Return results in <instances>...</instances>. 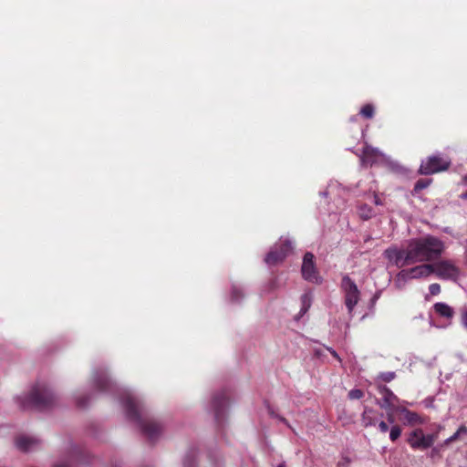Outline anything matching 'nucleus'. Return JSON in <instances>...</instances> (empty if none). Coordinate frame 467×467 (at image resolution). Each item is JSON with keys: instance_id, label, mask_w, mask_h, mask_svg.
Listing matches in <instances>:
<instances>
[{"instance_id": "1", "label": "nucleus", "mask_w": 467, "mask_h": 467, "mask_svg": "<svg viewBox=\"0 0 467 467\" xmlns=\"http://www.w3.org/2000/svg\"><path fill=\"white\" fill-rule=\"evenodd\" d=\"M122 404L127 418L137 423L143 435H145L150 441H156L162 432V425L148 415L140 401L131 395H125L122 398Z\"/></svg>"}, {"instance_id": "19", "label": "nucleus", "mask_w": 467, "mask_h": 467, "mask_svg": "<svg viewBox=\"0 0 467 467\" xmlns=\"http://www.w3.org/2000/svg\"><path fill=\"white\" fill-rule=\"evenodd\" d=\"M404 417L410 425L423 424L424 420L417 412L404 409Z\"/></svg>"}, {"instance_id": "36", "label": "nucleus", "mask_w": 467, "mask_h": 467, "mask_svg": "<svg viewBox=\"0 0 467 467\" xmlns=\"http://www.w3.org/2000/svg\"><path fill=\"white\" fill-rule=\"evenodd\" d=\"M373 199H374V203L376 205H381L382 204L380 198L376 193H374Z\"/></svg>"}, {"instance_id": "11", "label": "nucleus", "mask_w": 467, "mask_h": 467, "mask_svg": "<svg viewBox=\"0 0 467 467\" xmlns=\"http://www.w3.org/2000/svg\"><path fill=\"white\" fill-rule=\"evenodd\" d=\"M229 404V397L225 390L216 393L213 398V409L218 423L223 420L224 410Z\"/></svg>"}, {"instance_id": "40", "label": "nucleus", "mask_w": 467, "mask_h": 467, "mask_svg": "<svg viewBox=\"0 0 467 467\" xmlns=\"http://www.w3.org/2000/svg\"><path fill=\"white\" fill-rule=\"evenodd\" d=\"M281 421L287 424V420L285 418H281Z\"/></svg>"}, {"instance_id": "27", "label": "nucleus", "mask_w": 467, "mask_h": 467, "mask_svg": "<svg viewBox=\"0 0 467 467\" xmlns=\"http://www.w3.org/2000/svg\"><path fill=\"white\" fill-rule=\"evenodd\" d=\"M396 377L395 372L389 371V372H383L379 375V378L385 381L389 382Z\"/></svg>"}, {"instance_id": "8", "label": "nucleus", "mask_w": 467, "mask_h": 467, "mask_svg": "<svg viewBox=\"0 0 467 467\" xmlns=\"http://www.w3.org/2000/svg\"><path fill=\"white\" fill-rule=\"evenodd\" d=\"M293 245L291 241L284 240L275 244L266 254L265 263L269 265H275L283 262L286 256L292 252Z\"/></svg>"}, {"instance_id": "12", "label": "nucleus", "mask_w": 467, "mask_h": 467, "mask_svg": "<svg viewBox=\"0 0 467 467\" xmlns=\"http://www.w3.org/2000/svg\"><path fill=\"white\" fill-rule=\"evenodd\" d=\"M407 442L413 450H427L430 443L427 442L423 430L417 428L413 430L408 436Z\"/></svg>"}, {"instance_id": "25", "label": "nucleus", "mask_w": 467, "mask_h": 467, "mask_svg": "<svg viewBox=\"0 0 467 467\" xmlns=\"http://www.w3.org/2000/svg\"><path fill=\"white\" fill-rule=\"evenodd\" d=\"M400 434H401V428L399 425H394L390 429L389 439L392 441H395L400 438Z\"/></svg>"}, {"instance_id": "17", "label": "nucleus", "mask_w": 467, "mask_h": 467, "mask_svg": "<svg viewBox=\"0 0 467 467\" xmlns=\"http://www.w3.org/2000/svg\"><path fill=\"white\" fill-rule=\"evenodd\" d=\"M94 384L96 389L99 391H107L111 389L112 385L110 379L104 372L96 375Z\"/></svg>"}, {"instance_id": "32", "label": "nucleus", "mask_w": 467, "mask_h": 467, "mask_svg": "<svg viewBox=\"0 0 467 467\" xmlns=\"http://www.w3.org/2000/svg\"><path fill=\"white\" fill-rule=\"evenodd\" d=\"M301 299L303 303L304 312H306L307 310V307H309V296L307 294H304Z\"/></svg>"}, {"instance_id": "34", "label": "nucleus", "mask_w": 467, "mask_h": 467, "mask_svg": "<svg viewBox=\"0 0 467 467\" xmlns=\"http://www.w3.org/2000/svg\"><path fill=\"white\" fill-rule=\"evenodd\" d=\"M379 429L381 432L385 433L389 431V426L385 421H380L379 424Z\"/></svg>"}, {"instance_id": "3", "label": "nucleus", "mask_w": 467, "mask_h": 467, "mask_svg": "<svg viewBox=\"0 0 467 467\" xmlns=\"http://www.w3.org/2000/svg\"><path fill=\"white\" fill-rule=\"evenodd\" d=\"M56 401V396L46 384H36L25 398L21 405L23 409L31 406L39 410L51 408Z\"/></svg>"}, {"instance_id": "22", "label": "nucleus", "mask_w": 467, "mask_h": 467, "mask_svg": "<svg viewBox=\"0 0 467 467\" xmlns=\"http://www.w3.org/2000/svg\"><path fill=\"white\" fill-rule=\"evenodd\" d=\"M432 182V180L431 179H420L416 182L415 185H414V188H413V192L414 193H418L420 192V191L426 189L427 187H429V185Z\"/></svg>"}, {"instance_id": "13", "label": "nucleus", "mask_w": 467, "mask_h": 467, "mask_svg": "<svg viewBox=\"0 0 467 467\" xmlns=\"http://www.w3.org/2000/svg\"><path fill=\"white\" fill-rule=\"evenodd\" d=\"M382 154L378 149H375L368 144L363 148L360 161L363 166L371 167L381 159Z\"/></svg>"}, {"instance_id": "18", "label": "nucleus", "mask_w": 467, "mask_h": 467, "mask_svg": "<svg viewBox=\"0 0 467 467\" xmlns=\"http://www.w3.org/2000/svg\"><path fill=\"white\" fill-rule=\"evenodd\" d=\"M361 420L366 428L375 426L378 421L376 412L372 409L366 407L361 415Z\"/></svg>"}, {"instance_id": "42", "label": "nucleus", "mask_w": 467, "mask_h": 467, "mask_svg": "<svg viewBox=\"0 0 467 467\" xmlns=\"http://www.w3.org/2000/svg\"><path fill=\"white\" fill-rule=\"evenodd\" d=\"M332 355H333L334 357H336V358H338V357H337V354L335 351H333V352H332Z\"/></svg>"}, {"instance_id": "28", "label": "nucleus", "mask_w": 467, "mask_h": 467, "mask_svg": "<svg viewBox=\"0 0 467 467\" xmlns=\"http://www.w3.org/2000/svg\"><path fill=\"white\" fill-rule=\"evenodd\" d=\"M441 285L437 283L430 285L429 291L431 296H437L441 293Z\"/></svg>"}, {"instance_id": "15", "label": "nucleus", "mask_w": 467, "mask_h": 467, "mask_svg": "<svg viewBox=\"0 0 467 467\" xmlns=\"http://www.w3.org/2000/svg\"><path fill=\"white\" fill-rule=\"evenodd\" d=\"M39 440L28 436H18L16 439V447L22 451H29L39 444Z\"/></svg>"}, {"instance_id": "4", "label": "nucleus", "mask_w": 467, "mask_h": 467, "mask_svg": "<svg viewBox=\"0 0 467 467\" xmlns=\"http://www.w3.org/2000/svg\"><path fill=\"white\" fill-rule=\"evenodd\" d=\"M451 166V160L441 154H435L427 157L420 163L419 173L422 175H431L441 171H447Z\"/></svg>"}, {"instance_id": "31", "label": "nucleus", "mask_w": 467, "mask_h": 467, "mask_svg": "<svg viewBox=\"0 0 467 467\" xmlns=\"http://www.w3.org/2000/svg\"><path fill=\"white\" fill-rule=\"evenodd\" d=\"M427 442L430 443V448L434 444L438 439V432L425 435Z\"/></svg>"}, {"instance_id": "41", "label": "nucleus", "mask_w": 467, "mask_h": 467, "mask_svg": "<svg viewBox=\"0 0 467 467\" xmlns=\"http://www.w3.org/2000/svg\"><path fill=\"white\" fill-rule=\"evenodd\" d=\"M277 467H285V463H280V464H278Z\"/></svg>"}, {"instance_id": "26", "label": "nucleus", "mask_w": 467, "mask_h": 467, "mask_svg": "<svg viewBox=\"0 0 467 467\" xmlns=\"http://www.w3.org/2000/svg\"><path fill=\"white\" fill-rule=\"evenodd\" d=\"M348 396L350 400H360L364 397V391L359 389H353L348 392Z\"/></svg>"}, {"instance_id": "9", "label": "nucleus", "mask_w": 467, "mask_h": 467, "mask_svg": "<svg viewBox=\"0 0 467 467\" xmlns=\"http://www.w3.org/2000/svg\"><path fill=\"white\" fill-rule=\"evenodd\" d=\"M432 274L431 264L423 263L410 269L402 270L398 275V279H416L428 277Z\"/></svg>"}, {"instance_id": "7", "label": "nucleus", "mask_w": 467, "mask_h": 467, "mask_svg": "<svg viewBox=\"0 0 467 467\" xmlns=\"http://www.w3.org/2000/svg\"><path fill=\"white\" fill-rule=\"evenodd\" d=\"M301 273L303 278L307 282L319 285L323 281L317 269L315 256L310 252L306 253L304 255Z\"/></svg>"}, {"instance_id": "29", "label": "nucleus", "mask_w": 467, "mask_h": 467, "mask_svg": "<svg viewBox=\"0 0 467 467\" xmlns=\"http://www.w3.org/2000/svg\"><path fill=\"white\" fill-rule=\"evenodd\" d=\"M88 399L89 398L88 396H79V397H78L77 400H76L78 407H79V408L86 407L87 404H88Z\"/></svg>"}, {"instance_id": "39", "label": "nucleus", "mask_w": 467, "mask_h": 467, "mask_svg": "<svg viewBox=\"0 0 467 467\" xmlns=\"http://www.w3.org/2000/svg\"><path fill=\"white\" fill-rule=\"evenodd\" d=\"M388 420H389V422H391V423L394 421V417H393V415H392V414H389V416H388Z\"/></svg>"}, {"instance_id": "2", "label": "nucleus", "mask_w": 467, "mask_h": 467, "mask_svg": "<svg viewBox=\"0 0 467 467\" xmlns=\"http://www.w3.org/2000/svg\"><path fill=\"white\" fill-rule=\"evenodd\" d=\"M444 250V243L433 235H426L409 241V256L414 258L415 264L433 262L441 256Z\"/></svg>"}, {"instance_id": "30", "label": "nucleus", "mask_w": 467, "mask_h": 467, "mask_svg": "<svg viewBox=\"0 0 467 467\" xmlns=\"http://www.w3.org/2000/svg\"><path fill=\"white\" fill-rule=\"evenodd\" d=\"M351 462V460L348 456H342L340 461L337 462V467H348Z\"/></svg>"}, {"instance_id": "35", "label": "nucleus", "mask_w": 467, "mask_h": 467, "mask_svg": "<svg viewBox=\"0 0 467 467\" xmlns=\"http://www.w3.org/2000/svg\"><path fill=\"white\" fill-rule=\"evenodd\" d=\"M462 182L467 186V174L462 178ZM460 197L463 200H467V191L462 192Z\"/></svg>"}, {"instance_id": "37", "label": "nucleus", "mask_w": 467, "mask_h": 467, "mask_svg": "<svg viewBox=\"0 0 467 467\" xmlns=\"http://www.w3.org/2000/svg\"><path fill=\"white\" fill-rule=\"evenodd\" d=\"M54 467H69V465L66 462H60L54 465Z\"/></svg>"}, {"instance_id": "10", "label": "nucleus", "mask_w": 467, "mask_h": 467, "mask_svg": "<svg viewBox=\"0 0 467 467\" xmlns=\"http://www.w3.org/2000/svg\"><path fill=\"white\" fill-rule=\"evenodd\" d=\"M387 257L393 261L398 267L415 264L414 258H410L409 243L402 249H387L385 251Z\"/></svg>"}, {"instance_id": "6", "label": "nucleus", "mask_w": 467, "mask_h": 467, "mask_svg": "<svg viewBox=\"0 0 467 467\" xmlns=\"http://www.w3.org/2000/svg\"><path fill=\"white\" fill-rule=\"evenodd\" d=\"M432 274L443 280H456L460 275V269L451 260H440L431 264Z\"/></svg>"}, {"instance_id": "20", "label": "nucleus", "mask_w": 467, "mask_h": 467, "mask_svg": "<svg viewBox=\"0 0 467 467\" xmlns=\"http://www.w3.org/2000/svg\"><path fill=\"white\" fill-rule=\"evenodd\" d=\"M358 214L362 220H368L374 215L372 207L366 203L358 205Z\"/></svg>"}, {"instance_id": "14", "label": "nucleus", "mask_w": 467, "mask_h": 467, "mask_svg": "<svg viewBox=\"0 0 467 467\" xmlns=\"http://www.w3.org/2000/svg\"><path fill=\"white\" fill-rule=\"evenodd\" d=\"M379 392L382 396L383 402L380 404V407L383 409L392 408L395 401L398 400L396 395L385 385L379 386Z\"/></svg>"}, {"instance_id": "23", "label": "nucleus", "mask_w": 467, "mask_h": 467, "mask_svg": "<svg viewBox=\"0 0 467 467\" xmlns=\"http://www.w3.org/2000/svg\"><path fill=\"white\" fill-rule=\"evenodd\" d=\"M464 433H467V427L464 425H462L453 435H451L445 441V444L448 445V444L457 441L459 439V437Z\"/></svg>"}, {"instance_id": "16", "label": "nucleus", "mask_w": 467, "mask_h": 467, "mask_svg": "<svg viewBox=\"0 0 467 467\" xmlns=\"http://www.w3.org/2000/svg\"><path fill=\"white\" fill-rule=\"evenodd\" d=\"M435 313L447 320H451L454 316V310L446 303L439 302L433 305Z\"/></svg>"}, {"instance_id": "33", "label": "nucleus", "mask_w": 467, "mask_h": 467, "mask_svg": "<svg viewBox=\"0 0 467 467\" xmlns=\"http://www.w3.org/2000/svg\"><path fill=\"white\" fill-rule=\"evenodd\" d=\"M462 324L467 328V309H463L461 315Z\"/></svg>"}, {"instance_id": "38", "label": "nucleus", "mask_w": 467, "mask_h": 467, "mask_svg": "<svg viewBox=\"0 0 467 467\" xmlns=\"http://www.w3.org/2000/svg\"><path fill=\"white\" fill-rule=\"evenodd\" d=\"M238 296H239L238 291H237L236 289H234V290L233 291V297H234V299H237V298H238Z\"/></svg>"}, {"instance_id": "24", "label": "nucleus", "mask_w": 467, "mask_h": 467, "mask_svg": "<svg viewBox=\"0 0 467 467\" xmlns=\"http://www.w3.org/2000/svg\"><path fill=\"white\" fill-rule=\"evenodd\" d=\"M196 453L194 451H189L183 460V467H195Z\"/></svg>"}, {"instance_id": "21", "label": "nucleus", "mask_w": 467, "mask_h": 467, "mask_svg": "<svg viewBox=\"0 0 467 467\" xmlns=\"http://www.w3.org/2000/svg\"><path fill=\"white\" fill-rule=\"evenodd\" d=\"M359 113L363 118L369 119L374 117L375 109L372 104H366L361 108Z\"/></svg>"}, {"instance_id": "5", "label": "nucleus", "mask_w": 467, "mask_h": 467, "mask_svg": "<svg viewBox=\"0 0 467 467\" xmlns=\"http://www.w3.org/2000/svg\"><path fill=\"white\" fill-rule=\"evenodd\" d=\"M341 289L345 295V305L348 313L351 314L359 301L360 292L356 283L348 275L342 277Z\"/></svg>"}]
</instances>
